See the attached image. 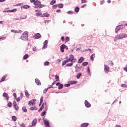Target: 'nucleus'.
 I'll return each mask as SVG.
<instances>
[{
    "label": "nucleus",
    "mask_w": 127,
    "mask_h": 127,
    "mask_svg": "<svg viewBox=\"0 0 127 127\" xmlns=\"http://www.w3.org/2000/svg\"><path fill=\"white\" fill-rule=\"evenodd\" d=\"M13 106L14 108H15V110L16 111H18V106H17V104H16L15 101H13Z\"/></svg>",
    "instance_id": "6e6552de"
},
{
    "label": "nucleus",
    "mask_w": 127,
    "mask_h": 127,
    "mask_svg": "<svg viewBox=\"0 0 127 127\" xmlns=\"http://www.w3.org/2000/svg\"><path fill=\"white\" fill-rule=\"evenodd\" d=\"M37 49H36V47H34L33 48V51H36Z\"/></svg>",
    "instance_id": "e2e57ef3"
},
{
    "label": "nucleus",
    "mask_w": 127,
    "mask_h": 127,
    "mask_svg": "<svg viewBox=\"0 0 127 127\" xmlns=\"http://www.w3.org/2000/svg\"><path fill=\"white\" fill-rule=\"evenodd\" d=\"M46 114V112L44 111L41 114V116L43 117V116H45V115Z\"/></svg>",
    "instance_id": "09e8293b"
},
{
    "label": "nucleus",
    "mask_w": 127,
    "mask_h": 127,
    "mask_svg": "<svg viewBox=\"0 0 127 127\" xmlns=\"http://www.w3.org/2000/svg\"><path fill=\"white\" fill-rule=\"evenodd\" d=\"M20 96H21V99H22V98H23V94H22V93H20Z\"/></svg>",
    "instance_id": "774afa93"
},
{
    "label": "nucleus",
    "mask_w": 127,
    "mask_h": 127,
    "mask_svg": "<svg viewBox=\"0 0 127 127\" xmlns=\"http://www.w3.org/2000/svg\"><path fill=\"white\" fill-rule=\"evenodd\" d=\"M45 5L44 4H40L39 6H36V8H41V7H44Z\"/></svg>",
    "instance_id": "a878e982"
},
{
    "label": "nucleus",
    "mask_w": 127,
    "mask_h": 127,
    "mask_svg": "<svg viewBox=\"0 0 127 127\" xmlns=\"http://www.w3.org/2000/svg\"><path fill=\"white\" fill-rule=\"evenodd\" d=\"M41 36V35H40V34L37 33L34 35V38H35V39H39V38H40Z\"/></svg>",
    "instance_id": "0eeeda50"
},
{
    "label": "nucleus",
    "mask_w": 127,
    "mask_h": 127,
    "mask_svg": "<svg viewBox=\"0 0 127 127\" xmlns=\"http://www.w3.org/2000/svg\"><path fill=\"white\" fill-rule=\"evenodd\" d=\"M28 58V55L26 54L23 57V59H27Z\"/></svg>",
    "instance_id": "49530a36"
},
{
    "label": "nucleus",
    "mask_w": 127,
    "mask_h": 127,
    "mask_svg": "<svg viewBox=\"0 0 127 127\" xmlns=\"http://www.w3.org/2000/svg\"><path fill=\"white\" fill-rule=\"evenodd\" d=\"M42 14V13L41 12H38L36 13V16H40V15H41Z\"/></svg>",
    "instance_id": "ea45409f"
},
{
    "label": "nucleus",
    "mask_w": 127,
    "mask_h": 127,
    "mask_svg": "<svg viewBox=\"0 0 127 127\" xmlns=\"http://www.w3.org/2000/svg\"><path fill=\"white\" fill-rule=\"evenodd\" d=\"M124 70L127 72V64L126 65V66L124 68Z\"/></svg>",
    "instance_id": "bf43d9fd"
},
{
    "label": "nucleus",
    "mask_w": 127,
    "mask_h": 127,
    "mask_svg": "<svg viewBox=\"0 0 127 127\" xmlns=\"http://www.w3.org/2000/svg\"><path fill=\"white\" fill-rule=\"evenodd\" d=\"M36 101V100L35 99H33L32 100H31V101L32 102V103L33 104H35V101Z\"/></svg>",
    "instance_id": "13d9d810"
},
{
    "label": "nucleus",
    "mask_w": 127,
    "mask_h": 127,
    "mask_svg": "<svg viewBox=\"0 0 127 127\" xmlns=\"http://www.w3.org/2000/svg\"><path fill=\"white\" fill-rule=\"evenodd\" d=\"M19 126L21 127H25V124L24 123H21V124H19Z\"/></svg>",
    "instance_id": "de8ad7c7"
},
{
    "label": "nucleus",
    "mask_w": 127,
    "mask_h": 127,
    "mask_svg": "<svg viewBox=\"0 0 127 127\" xmlns=\"http://www.w3.org/2000/svg\"><path fill=\"white\" fill-rule=\"evenodd\" d=\"M34 4H35L34 7L36 8V6H39V5L41 4V2L39 1L38 0H36L35 1V2H34Z\"/></svg>",
    "instance_id": "20e7f679"
},
{
    "label": "nucleus",
    "mask_w": 127,
    "mask_h": 127,
    "mask_svg": "<svg viewBox=\"0 0 127 127\" xmlns=\"http://www.w3.org/2000/svg\"><path fill=\"white\" fill-rule=\"evenodd\" d=\"M19 101H20V97H18V98L16 99V101H17V102H19Z\"/></svg>",
    "instance_id": "338daca9"
},
{
    "label": "nucleus",
    "mask_w": 127,
    "mask_h": 127,
    "mask_svg": "<svg viewBox=\"0 0 127 127\" xmlns=\"http://www.w3.org/2000/svg\"><path fill=\"white\" fill-rule=\"evenodd\" d=\"M70 83L64 84V87H70Z\"/></svg>",
    "instance_id": "4d7b16f0"
},
{
    "label": "nucleus",
    "mask_w": 127,
    "mask_h": 127,
    "mask_svg": "<svg viewBox=\"0 0 127 127\" xmlns=\"http://www.w3.org/2000/svg\"><path fill=\"white\" fill-rule=\"evenodd\" d=\"M35 81L37 85H41V83L40 82V81L38 79L36 78Z\"/></svg>",
    "instance_id": "2eb2a0df"
},
{
    "label": "nucleus",
    "mask_w": 127,
    "mask_h": 127,
    "mask_svg": "<svg viewBox=\"0 0 127 127\" xmlns=\"http://www.w3.org/2000/svg\"><path fill=\"white\" fill-rule=\"evenodd\" d=\"M29 7H30V6L28 5H24L23 6V8H25V9L29 8ZM21 8H22V7H21Z\"/></svg>",
    "instance_id": "b1692460"
},
{
    "label": "nucleus",
    "mask_w": 127,
    "mask_h": 127,
    "mask_svg": "<svg viewBox=\"0 0 127 127\" xmlns=\"http://www.w3.org/2000/svg\"><path fill=\"white\" fill-rule=\"evenodd\" d=\"M64 86V85H63V84H60V85L59 86V87H58L59 90L62 89L63 88Z\"/></svg>",
    "instance_id": "f704fd0d"
},
{
    "label": "nucleus",
    "mask_w": 127,
    "mask_h": 127,
    "mask_svg": "<svg viewBox=\"0 0 127 127\" xmlns=\"http://www.w3.org/2000/svg\"><path fill=\"white\" fill-rule=\"evenodd\" d=\"M25 96L27 98L29 97L30 95H29V93H28V91L27 90L25 91Z\"/></svg>",
    "instance_id": "aec40b11"
},
{
    "label": "nucleus",
    "mask_w": 127,
    "mask_h": 127,
    "mask_svg": "<svg viewBox=\"0 0 127 127\" xmlns=\"http://www.w3.org/2000/svg\"><path fill=\"white\" fill-rule=\"evenodd\" d=\"M44 123L45 124V127H47L48 126H49V122L48 121L45 120H44Z\"/></svg>",
    "instance_id": "4468645a"
},
{
    "label": "nucleus",
    "mask_w": 127,
    "mask_h": 127,
    "mask_svg": "<svg viewBox=\"0 0 127 127\" xmlns=\"http://www.w3.org/2000/svg\"><path fill=\"white\" fill-rule=\"evenodd\" d=\"M121 87H122V88H127V85L126 84H122Z\"/></svg>",
    "instance_id": "5fc2aeb1"
},
{
    "label": "nucleus",
    "mask_w": 127,
    "mask_h": 127,
    "mask_svg": "<svg viewBox=\"0 0 127 127\" xmlns=\"http://www.w3.org/2000/svg\"><path fill=\"white\" fill-rule=\"evenodd\" d=\"M74 10H75V12L78 13V12H79V10H80V8H79L78 6H76Z\"/></svg>",
    "instance_id": "393cba45"
},
{
    "label": "nucleus",
    "mask_w": 127,
    "mask_h": 127,
    "mask_svg": "<svg viewBox=\"0 0 127 127\" xmlns=\"http://www.w3.org/2000/svg\"><path fill=\"white\" fill-rule=\"evenodd\" d=\"M52 8L53 9H55V8H57V5H54L52 6Z\"/></svg>",
    "instance_id": "864d4df0"
},
{
    "label": "nucleus",
    "mask_w": 127,
    "mask_h": 127,
    "mask_svg": "<svg viewBox=\"0 0 127 127\" xmlns=\"http://www.w3.org/2000/svg\"><path fill=\"white\" fill-rule=\"evenodd\" d=\"M36 124H37V119L36 118L32 122V127H35V126H36Z\"/></svg>",
    "instance_id": "423d86ee"
},
{
    "label": "nucleus",
    "mask_w": 127,
    "mask_h": 127,
    "mask_svg": "<svg viewBox=\"0 0 127 127\" xmlns=\"http://www.w3.org/2000/svg\"><path fill=\"white\" fill-rule=\"evenodd\" d=\"M83 61H84V58H83V57H81L78 59V63H82Z\"/></svg>",
    "instance_id": "dca6fc26"
},
{
    "label": "nucleus",
    "mask_w": 127,
    "mask_h": 127,
    "mask_svg": "<svg viewBox=\"0 0 127 127\" xmlns=\"http://www.w3.org/2000/svg\"><path fill=\"white\" fill-rule=\"evenodd\" d=\"M43 16H45L46 17H49V14L48 13H45L43 14V15H42V17H43Z\"/></svg>",
    "instance_id": "4be33fe9"
},
{
    "label": "nucleus",
    "mask_w": 127,
    "mask_h": 127,
    "mask_svg": "<svg viewBox=\"0 0 127 127\" xmlns=\"http://www.w3.org/2000/svg\"><path fill=\"white\" fill-rule=\"evenodd\" d=\"M69 60H71V62H73V60H74V56L73 55H69Z\"/></svg>",
    "instance_id": "f3484780"
},
{
    "label": "nucleus",
    "mask_w": 127,
    "mask_h": 127,
    "mask_svg": "<svg viewBox=\"0 0 127 127\" xmlns=\"http://www.w3.org/2000/svg\"><path fill=\"white\" fill-rule=\"evenodd\" d=\"M12 120H13L14 122H15L17 120L16 117H15V116H13L12 117Z\"/></svg>",
    "instance_id": "58836bf2"
},
{
    "label": "nucleus",
    "mask_w": 127,
    "mask_h": 127,
    "mask_svg": "<svg viewBox=\"0 0 127 127\" xmlns=\"http://www.w3.org/2000/svg\"><path fill=\"white\" fill-rule=\"evenodd\" d=\"M87 2V0H81V3H86Z\"/></svg>",
    "instance_id": "603ef678"
},
{
    "label": "nucleus",
    "mask_w": 127,
    "mask_h": 127,
    "mask_svg": "<svg viewBox=\"0 0 127 127\" xmlns=\"http://www.w3.org/2000/svg\"><path fill=\"white\" fill-rule=\"evenodd\" d=\"M40 103H43V97H41L40 99Z\"/></svg>",
    "instance_id": "052dcab7"
},
{
    "label": "nucleus",
    "mask_w": 127,
    "mask_h": 127,
    "mask_svg": "<svg viewBox=\"0 0 127 127\" xmlns=\"http://www.w3.org/2000/svg\"><path fill=\"white\" fill-rule=\"evenodd\" d=\"M81 76H82V73H77L76 75L77 79H80V77H81Z\"/></svg>",
    "instance_id": "cd10ccee"
},
{
    "label": "nucleus",
    "mask_w": 127,
    "mask_h": 127,
    "mask_svg": "<svg viewBox=\"0 0 127 127\" xmlns=\"http://www.w3.org/2000/svg\"><path fill=\"white\" fill-rule=\"evenodd\" d=\"M22 110L23 112H24L25 113H26V112H27V109H26V107H22Z\"/></svg>",
    "instance_id": "e433bc0d"
},
{
    "label": "nucleus",
    "mask_w": 127,
    "mask_h": 127,
    "mask_svg": "<svg viewBox=\"0 0 127 127\" xmlns=\"http://www.w3.org/2000/svg\"><path fill=\"white\" fill-rule=\"evenodd\" d=\"M56 2V0H53L51 1L50 4L51 5H53L54 3H55Z\"/></svg>",
    "instance_id": "7c9ffc66"
},
{
    "label": "nucleus",
    "mask_w": 127,
    "mask_h": 127,
    "mask_svg": "<svg viewBox=\"0 0 127 127\" xmlns=\"http://www.w3.org/2000/svg\"><path fill=\"white\" fill-rule=\"evenodd\" d=\"M105 68H104V71L106 72V73H109L110 72V67H109L108 65L105 64L104 65Z\"/></svg>",
    "instance_id": "39448f33"
},
{
    "label": "nucleus",
    "mask_w": 127,
    "mask_h": 127,
    "mask_svg": "<svg viewBox=\"0 0 127 127\" xmlns=\"http://www.w3.org/2000/svg\"><path fill=\"white\" fill-rule=\"evenodd\" d=\"M50 64V63L49 62H45L44 63V66H48Z\"/></svg>",
    "instance_id": "c9c22d12"
},
{
    "label": "nucleus",
    "mask_w": 127,
    "mask_h": 127,
    "mask_svg": "<svg viewBox=\"0 0 127 127\" xmlns=\"http://www.w3.org/2000/svg\"><path fill=\"white\" fill-rule=\"evenodd\" d=\"M6 37H1L0 38V40H1V39H2V40H4V39H6Z\"/></svg>",
    "instance_id": "680f3d73"
},
{
    "label": "nucleus",
    "mask_w": 127,
    "mask_h": 127,
    "mask_svg": "<svg viewBox=\"0 0 127 127\" xmlns=\"http://www.w3.org/2000/svg\"><path fill=\"white\" fill-rule=\"evenodd\" d=\"M84 104L86 108H90L91 107V104L87 100H85Z\"/></svg>",
    "instance_id": "9d476101"
},
{
    "label": "nucleus",
    "mask_w": 127,
    "mask_h": 127,
    "mask_svg": "<svg viewBox=\"0 0 127 127\" xmlns=\"http://www.w3.org/2000/svg\"><path fill=\"white\" fill-rule=\"evenodd\" d=\"M108 65H111V66H114V63L111 61H108Z\"/></svg>",
    "instance_id": "bb28decb"
},
{
    "label": "nucleus",
    "mask_w": 127,
    "mask_h": 127,
    "mask_svg": "<svg viewBox=\"0 0 127 127\" xmlns=\"http://www.w3.org/2000/svg\"><path fill=\"white\" fill-rule=\"evenodd\" d=\"M55 78H56V81H59V75L56 74L55 75Z\"/></svg>",
    "instance_id": "4c0bfd02"
},
{
    "label": "nucleus",
    "mask_w": 127,
    "mask_h": 127,
    "mask_svg": "<svg viewBox=\"0 0 127 127\" xmlns=\"http://www.w3.org/2000/svg\"><path fill=\"white\" fill-rule=\"evenodd\" d=\"M87 71L88 72V74L89 75H91V70H90V67H88V68H87Z\"/></svg>",
    "instance_id": "79ce46f5"
},
{
    "label": "nucleus",
    "mask_w": 127,
    "mask_h": 127,
    "mask_svg": "<svg viewBox=\"0 0 127 127\" xmlns=\"http://www.w3.org/2000/svg\"><path fill=\"white\" fill-rule=\"evenodd\" d=\"M68 14H73L74 13V12L73 11H68L67 12Z\"/></svg>",
    "instance_id": "a19ab883"
},
{
    "label": "nucleus",
    "mask_w": 127,
    "mask_h": 127,
    "mask_svg": "<svg viewBox=\"0 0 127 127\" xmlns=\"http://www.w3.org/2000/svg\"><path fill=\"white\" fill-rule=\"evenodd\" d=\"M47 44H48V41L46 40L44 42V46L42 48V49H46V48H47Z\"/></svg>",
    "instance_id": "1a4fd4ad"
},
{
    "label": "nucleus",
    "mask_w": 127,
    "mask_h": 127,
    "mask_svg": "<svg viewBox=\"0 0 127 127\" xmlns=\"http://www.w3.org/2000/svg\"><path fill=\"white\" fill-rule=\"evenodd\" d=\"M17 11V9L15 8L13 9L12 10H9V12H15V11Z\"/></svg>",
    "instance_id": "473e14b6"
},
{
    "label": "nucleus",
    "mask_w": 127,
    "mask_h": 127,
    "mask_svg": "<svg viewBox=\"0 0 127 127\" xmlns=\"http://www.w3.org/2000/svg\"><path fill=\"white\" fill-rule=\"evenodd\" d=\"M3 97H4V98H5L6 101H8L9 100V97H8V94H7L6 93L4 92L3 93Z\"/></svg>",
    "instance_id": "9b49d317"
},
{
    "label": "nucleus",
    "mask_w": 127,
    "mask_h": 127,
    "mask_svg": "<svg viewBox=\"0 0 127 127\" xmlns=\"http://www.w3.org/2000/svg\"><path fill=\"white\" fill-rule=\"evenodd\" d=\"M5 78H6V75H3L1 80H0V83H1V82H3V81L5 80Z\"/></svg>",
    "instance_id": "412c9836"
},
{
    "label": "nucleus",
    "mask_w": 127,
    "mask_h": 127,
    "mask_svg": "<svg viewBox=\"0 0 127 127\" xmlns=\"http://www.w3.org/2000/svg\"><path fill=\"white\" fill-rule=\"evenodd\" d=\"M22 32V31L21 30H15V33H21Z\"/></svg>",
    "instance_id": "c03bdc74"
},
{
    "label": "nucleus",
    "mask_w": 127,
    "mask_h": 127,
    "mask_svg": "<svg viewBox=\"0 0 127 127\" xmlns=\"http://www.w3.org/2000/svg\"><path fill=\"white\" fill-rule=\"evenodd\" d=\"M127 37V34L126 33H121L118 35L114 38L115 42H117V41L119 40L124 39V38H126Z\"/></svg>",
    "instance_id": "f257e3e1"
},
{
    "label": "nucleus",
    "mask_w": 127,
    "mask_h": 127,
    "mask_svg": "<svg viewBox=\"0 0 127 127\" xmlns=\"http://www.w3.org/2000/svg\"><path fill=\"white\" fill-rule=\"evenodd\" d=\"M35 108L34 107H31L30 108V111H34L35 110Z\"/></svg>",
    "instance_id": "69168bd1"
},
{
    "label": "nucleus",
    "mask_w": 127,
    "mask_h": 127,
    "mask_svg": "<svg viewBox=\"0 0 127 127\" xmlns=\"http://www.w3.org/2000/svg\"><path fill=\"white\" fill-rule=\"evenodd\" d=\"M72 65H73V63H68L67 64H66L65 65V66H66V67H70L71 66H72Z\"/></svg>",
    "instance_id": "72a5a7b5"
},
{
    "label": "nucleus",
    "mask_w": 127,
    "mask_h": 127,
    "mask_svg": "<svg viewBox=\"0 0 127 127\" xmlns=\"http://www.w3.org/2000/svg\"><path fill=\"white\" fill-rule=\"evenodd\" d=\"M69 84L70 85H74L75 84H77V83H78V82L77 81H75V80H72V81H69Z\"/></svg>",
    "instance_id": "ddd939ff"
},
{
    "label": "nucleus",
    "mask_w": 127,
    "mask_h": 127,
    "mask_svg": "<svg viewBox=\"0 0 127 127\" xmlns=\"http://www.w3.org/2000/svg\"><path fill=\"white\" fill-rule=\"evenodd\" d=\"M7 106H8V107H11V106H12V103H11V102H9L8 103V104H7Z\"/></svg>",
    "instance_id": "6e6d98bb"
},
{
    "label": "nucleus",
    "mask_w": 127,
    "mask_h": 127,
    "mask_svg": "<svg viewBox=\"0 0 127 127\" xmlns=\"http://www.w3.org/2000/svg\"><path fill=\"white\" fill-rule=\"evenodd\" d=\"M65 45L63 44L61 46V52H64V49H65Z\"/></svg>",
    "instance_id": "f8f14e48"
},
{
    "label": "nucleus",
    "mask_w": 127,
    "mask_h": 127,
    "mask_svg": "<svg viewBox=\"0 0 127 127\" xmlns=\"http://www.w3.org/2000/svg\"><path fill=\"white\" fill-rule=\"evenodd\" d=\"M58 6L60 8H63V6H64V5L63 4V3H60L58 4Z\"/></svg>",
    "instance_id": "c85d7f7f"
},
{
    "label": "nucleus",
    "mask_w": 127,
    "mask_h": 127,
    "mask_svg": "<svg viewBox=\"0 0 127 127\" xmlns=\"http://www.w3.org/2000/svg\"><path fill=\"white\" fill-rule=\"evenodd\" d=\"M85 51H89V52L92 53V50L91 49H85V50L82 51V52H85Z\"/></svg>",
    "instance_id": "2f4dec72"
},
{
    "label": "nucleus",
    "mask_w": 127,
    "mask_h": 127,
    "mask_svg": "<svg viewBox=\"0 0 127 127\" xmlns=\"http://www.w3.org/2000/svg\"><path fill=\"white\" fill-rule=\"evenodd\" d=\"M88 65V62H84L82 63L83 66H87Z\"/></svg>",
    "instance_id": "37998d69"
},
{
    "label": "nucleus",
    "mask_w": 127,
    "mask_h": 127,
    "mask_svg": "<svg viewBox=\"0 0 127 127\" xmlns=\"http://www.w3.org/2000/svg\"><path fill=\"white\" fill-rule=\"evenodd\" d=\"M29 105L30 106H31V105H33V103H32V101H31V100H30L29 102Z\"/></svg>",
    "instance_id": "0e129e2a"
},
{
    "label": "nucleus",
    "mask_w": 127,
    "mask_h": 127,
    "mask_svg": "<svg viewBox=\"0 0 127 127\" xmlns=\"http://www.w3.org/2000/svg\"><path fill=\"white\" fill-rule=\"evenodd\" d=\"M89 126V123H83L81 125V127H87Z\"/></svg>",
    "instance_id": "6ab92c4d"
},
{
    "label": "nucleus",
    "mask_w": 127,
    "mask_h": 127,
    "mask_svg": "<svg viewBox=\"0 0 127 127\" xmlns=\"http://www.w3.org/2000/svg\"><path fill=\"white\" fill-rule=\"evenodd\" d=\"M43 109H44V103H43L40 108L38 110V112H41Z\"/></svg>",
    "instance_id": "a211bd4d"
},
{
    "label": "nucleus",
    "mask_w": 127,
    "mask_h": 127,
    "mask_svg": "<svg viewBox=\"0 0 127 127\" xmlns=\"http://www.w3.org/2000/svg\"><path fill=\"white\" fill-rule=\"evenodd\" d=\"M48 90H49V88H47V89H45L44 90L43 93H44V94H46V93H47V91H48Z\"/></svg>",
    "instance_id": "a18cd8bd"
},
{
    "label": "nucleus",
    "mask_w": 127,
    "mask_h": 127,
    "mask_svg": "<svg viewBox=\"0 0 127 127\" xmlns=\"http://www.w3.org/2000/svg\"><path fill=\"white\" fill-rule=\"evenodd\" d=\"M124 28V25H120L119 26H117L115 29V32L116 33H118V31H120L121 29H123Z\"/></svg>",
    "instance_id": "7ed1b4c3"
},
{
    "label": "nucleus",
    "mask_w": 127,
    "mask_h": 127,
    "mask_svg": "<svg viewBox=\"0 0 127 127\" xmlns=\"http://www.w3.org/2000/svg\"><path fill=\"white\" fill-rule=\"evenodd\" d=\"M75 68H78V69H81V68H81V67H80V64H76Z\"/></svg>",
    "instance_id": "8fccbe9b"
},
{
    "label": "nucleus",
    "mask_w": 127,
    "mask_h": 127,
    "mask_svg": "<svg viewBox=\"0 0 127 127\" xmlns=\"http://www.w3.org/2000/svg\"><path fill=\"white\" fill-rule=\"evenodd\" d=\"M20 39H21V40H23V41L28 40V32L26 31L24 32L20 38Z\"/></svg>",
    "instance_id": "f03ea898"
},
{
    "label": "nucleus",
    "mask_w": 127,
    "mask_h": 127,
    "mask_svg": "<svg viewBox=\"0 0 127 127\" xmlns=\"http://www.w3.org/2000/svg\"><path fill=\"white\" fill-rule=\"evenodd\" d=\"M68 63V60H64L62 64V66H64V65H65L66 64Z\"/></svg>",
    "instance_id": "c756f323"
},
{
    "label": "nucleus",
    "mask_w": 127,
    "mask_h": 127,
    "mask_svg": "<svg viewBox=\"0 0 127 127\" xmlns=\"http://www.w3.org/2000/svg\"><path fill=\"white\" fill-rule=\"evenodd\" d=\"M95 57H96V56H95V54H92L90 56V59L92 60V61H94V58H95Z\"/></svg>",
    "instance_id": "5701e85b"
},
{
    "label": "nucleus",
    "mask_w": 127,
    "mask_h": 127,
    "mask_svg": "<svg viewBox=\"0 0 127 127\" xmlns=\"http://www.w3.org/2000/svg\"><path fill=\"white\" fill-rule=\"evenodd\" d=\"M69 40H70V39L69 38V37H66V38H65L66 42H68V41H69Z\"/></svg>",
    "instance_id": "3c124183"
}]
</instances>
